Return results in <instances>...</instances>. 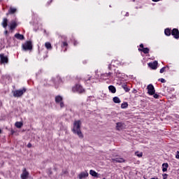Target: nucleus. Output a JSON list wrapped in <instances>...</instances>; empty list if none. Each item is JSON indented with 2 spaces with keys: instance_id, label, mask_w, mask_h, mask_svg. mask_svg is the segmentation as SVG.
Listing matches in <instances>:
<instances>
[{
  "instance_id": "39448f33",
  "label": "nucleus",
  "mask_w": 179,
  "mask_h": 179,
  "mask_svg": "<svg viewBox=\"0 0 179 179\" xmlns=\"http://www.w3.org/2000/svg\"><path fill=\"white\" fill-rule=\"evenodd\" d=\"M148 89V93L150 94V96H152V94H155V87H153L152 85H149L147 87Z\"/></svg>"
},
{
  "instance_id": "20e7f679",
  "label": "nucleus",
  "mask_w": 179,
  "mask_h": 179,
  "mask_svg": "<svg viewBox=\"0 0 179 179\" xmlns=\"http://www.w3.org/2000/svg\"><path fill=\"white\" fill-rule=\"evenodd\" d=\"M21 179H28L29 178V171L26 170V169H24L22 170V173L20 175Z\"/></svg>"
},
{
  "instance_id": "4468645a",
  "label": "nucleus",
  "mask_w": 179,
  "mask_h": 179,
  "mask_svg": "<svg viewBox=\"0 0 179 179\" xmlns=\"http://www.w3.org/2000/svg\"><path fill=\"white\" fill-rule=\"evenodd\" d=\"M167 169H169V164L164 163L162 164V171L165 173V171H167Z\"/></svg>"
},
{
  "instance_id": "c756f323",
  "label": "nucleus",
  "mask_w": 179,
  "mask_h": 179,
  "mask_svg": "<svg viewBox=\"0 0 179 179\" xmlns=\"http://www.w3.org/2000/svg\"><path fill=\"white\" fill-rule=\"evenodd\" d=\"M160 82H162V83H164V82H166V80H164V78H161L159 79Z\"/></svg>"
},
{
  "instance_id": "aec40b11",
  "label": "nucleus",
  "mask_w": 179,
  "mask_h": 179,
  "mask_svg": "<svg viewBox=\"0 0 179 179\" xmlns=\"http://www.w3.org/2000/svg\"><path fill=\"white\" fill-rule=\"evenodd\" d=\"M3 27H6L8 26V19L4 18L2 22Z\"/></svg>"
},
{
  "instance_id": "a19ab883",
  "label": "nucleus",
  "mask_w": 179,
  "mask_h": 179,
  "mask_svg": "<svg viewBox=\"0 0 179 179\" xmlns=\"http://www.w3.org/2000/svg\"><path fill=\"white\" fill-rule=\"evenodd\" d=\"M1 132H2V130L0 129V134H1Z\"/></svg>"
},
{
  "instance_id": "72a5a7b5",
  "label": "nucleus",
  "mask_w": 179,
  "mask_h": 179,
  "mask_svg": "<svg viewBox=\"0 0 179 179\" xmlns=\"http://www.w3.org/2000/svg\"><path fill=\"white\" fill-rule=\"evenodd\" d=\"M124 90H125L126 92H129V90L128 88H125V87H124Z\"/></svg>"
},
{
  "instance_id": "6e6552de",
  "label": "nucleus",
  "mask_w": 179,
  "mask_h": 179,
  "mask_svg": "<svg viewBox=\"0 0 179 179\" xmlns=\"http://www.w3.org/2000/svg\"><path fill=\"white\" fill-rule=\"evenodd\" d=\"M87 177H89V173H87V172H83L78 175L79 179H85Z\"/></svg>"
},
{
  "instance_id": "cd10ccee",
  "label": "nucleus",
  "mask_w": 179,
  "mask_h": 179,
  "mask_svg": "<svg viewBox=\"0 0 179 179\" xmlns=\"http://www.w3.org/2000/svg\"><path fill=\"white\" fill-rule=\"evenodd\" d=\"M166 71V67H163L162 69H160V73H164Z\"/></svg>"
},
{
  "instance_id": "e433bc0d",
  "label": "nucleus",
  "mask_w": 179,
  "mask_h": 179,
  "mask_svg": "<svg viewBox=\"0 0 179 179\" xmlns=\"http://www.w3.org/2000/svg\"><path fill=\"white\" fill-rule=\"evenodd\" d=\"M141 48H143V44L140 45Z\"/></svg>"
},
{
  "instance_id": "2f4dec72",
  "label": "nucleus",
  "mask_w": 179,
  "mask_h": 179,
  "mask_svg": "<svg viewBox=\"0 0 179 179\" xmlns=\"http://www.w3.org/2000/svg\"><path fill=\"white\" fill-rule=\"evenodd\" d=\"M178 154H177V155H176V159H179V152H178Z\"/></svg>"
},
{
  "instance_id": "c9c22d12",
  "label": "nucleus",
  "mask_w": 179,
  "mask_h": 179,
  "mask_svg": "<svg viewBox=\"0 0 179 179\" xmlns=\"http://www.w3.org/2000/svg\"><path fill=\"white\" fill-rule=\"evenodd\" d=\"M64 45H68V43H66V42L63 43Z\"/></svg>"
},
{
  "instance_id": "393cba45",
  "label": "nucleus",
  "mask_w": 179,
  "mask_h": 179,
  "mask_svg": "<svg viewBox=\"0 0 179 179\" xmlns=\"http://www.w3.org/2000/svg\"><path fill=\"white\" fill-rule=\"evenodd\" d=\"M164 33H165L166 36H170V34H171L170 29H166L164 31Z\"/></svg>"
},
{
  "instance_id": "f704fd0d",
  "label": "nucleus",
  "mask_w": 179,
  "mask_h": 179,
  "mask_svg": "<svg viewBox=\"0 0 179 179\" xmlns=\"http://www.w3.org/2000/svg\"><path fill=\"white\" fill-rule=\"evenodd\" d=\"M160 0H152L153 2H159Z\"/></svg>"
},
{
  "instance_id": "58836bf2",
  "label": "nucleus",
  "mask_w": 179,
  "mask_h": 179,
  "mask_svg": "<svg viewBox=\"0 0 179 179\" xmlns=\"http://www.w3.org/2000/svg\"><path fill=\"white\" fill-rule=\"evenodd\" d=\"M66 173H68V171H64V174H66Z\"/></svg>"
},
{
  "instance_id": "f3484780",
  "label": "nucleus",
  "mask_w": 179,
  "mask_h": 179,
  "mask_svg": "<svg viewBox=\"0 0 179 179\" xmlns=\"http://www.w3.org/2000/svg\"><path fill=\"white\" fill-rule=\"evenodd\" d=\"M108 90H110V92H111V93H115V92H117V90L115 89V87H114L113 85H110L108 87Z\"/></svg>"
},
{
  "instance_id": "2eb2a0df",
  "label": "nucleus",
  "mask_w": 179,
  "mask_h": 179,
  "mask_svg": "<svg viewBox=\"0 0 179 179\" xmlns=\"http://www.w3.org/2000/svg\"><path fill=\"white\" fill-rule=\"evenodd\" d=\"M15 38H17L18 40H24V36L20 34H16L15 35Z\"/></svg>"
},
{
  "instance_id": "423d86ee",
  "label": "nucleus",
  "mask_w": 179,
  "mask_h": 179,
  "mask_svg": "<svg viewBox=\"0 0 179 179\" xmlns=\"http://www.w3.org/2000/svg\"><path fill=\"white\" fill-rule=\"evenodd\" d=\"M55 102L59 103L61 108H62V107H64V102H62V96H57L55 97Z\"/></svg>"
},
{
  "instance_id": "a211bd4d",
  "label": "nucleus",
  "mask_w": 179,
  "mask_h": 179,
  "mask_svg": "<svg viewBox=\"0 0 179 179\" xmlns=\"http://www.w3.org/2000/svg\"><path fill=\"white\" fill-rule=\"evenodd\" d=\"M15 125L16 128H22L23 127V122H16L15 123Z\"/></svg>"
},
{
  "instance_id": "7c9ffc66",
  "label": "nucleus",
  "mask_w": 179,
  "mask_h": 179,
  "mask_svg": "<svg viewBox=\"0 0 179 179\" xmlns=\"http://www.w3.org/2000/svg\"><path fill=\"white\" fill-rule=\"evenodd\" d=\"M27 148H31V143H28Z\"/></svg>"
},
{
  "instance_id": "a878e982",
  "label": "nucleus",
  "mask_w": 179,
  "mask_h": 179,
  "mask_svg": "<svg viewBox=\"0 0 179 179\" xmlns=\"http://www.w3.org/2000/svg\"><path fill=\"white\" fill-rule=\"evenodd\" d=\"M135 155H136V156H137L138 157H142V156H143V153L142 152H135Z\"/></svg>"
},
{
  "instance_id": "473e14b6",
  "label": "nucleus",
  "mask_w": 179,
  "mask_h": 179,
  "mask_svg": "<svg viewBox=\"0 0 179 179\" xmlns=\"http://www.w3.org/2000/svg\"><path fill=\"white\" fill-rule=\"evenodd\" d=\"M164 179H167V174L164 175Z\"/></svg>"
},
{
  "instance_id": "ddd939ff",
  "label": "nucleus",
  "mask_w": 179,
  "mask_h": 179,
  "mask_svg": "<svg viewBox=\"0 0 179 179\" xmlns=\"http://www.w3.org/2000/svg\"><path fill=\"white\" fill-rule=\"evenodd\" d=\"M0 58L2 64H8V57L0 55Z\"/></svg>"
},
{
  "instance_id": "5701e85b",
  "label": "nucleus",
  "mask_w": 179,
  "mask_h": 179,
  "mask_svg": "<svg viewBox=\"0 0 179 179\" xmlns=\"http://www.w3.org/2000/svg\"><path fill=\"white\" fill-rule=\"evenodd\" d=\"M127 107H128V103L124 102V103H122L121 108H127Z\"/></svg>"
},
{
  "instance_id": "f257e3e1",
  "label": "nucleus",
  "mask_w": 179,
  "mask_h": 179,
  "mask_svg": "<svg viewBox=\"0 0 179 179\" xmlns=\"http://www.w3.org/2000/svg\"><path fill=\"white\" fill-rule=\"evenodd\" d=\"M80 125H82V122L80 120H76L73 125L72 131L82 138H83V134H82V131H80Z\"/></svg>"
},
{
  "instance_id": "f8f14e48",
  "label": "nucleus",
  "mask_w": 179,
  "mask_h": 179,
  "mask_svg": "<svg viewBox=\"0 0 179 179\" xmlns=\"http://www.w3.org/2000/svg\"><path fill=\"white\" fill-rule=\"evenodd\" d=\"M112 162H113V163H124L125 162V159H124L123 158H116L112 159Z\"/></svg>"
},
{
  "instance_id": "b1692460",
  "label": "nucleus",
  "mask_w": 179,
  "mask_h": 179,
  "mask_svg": "<svg viewBox=\"0 0 179 179\" xmlns=\"http://www.w3.org/2000/svg\"><path fill=\"white\" fill-rule=\"evenodd\" d=\"M141 51H143V52H144V54H148L149 52V48H143L141 50Z\"/></svg>"
},
{
  "instance_id": "c85d7f7f",
  "label": "nucleus",
  "mask_w": 179,
  "mask_h": 179,
  "mask_svg": "<svg viewBox=\"0 0 179 179\" xmlns=\"http://www.w3.org/2000/svg\"><path fill=\"white\" fill-rule=\"evenodd\" d=\"M154 98L155 99H159V95L157 94L154 93Z\"/></svg>"
},
{
  "instance_id": "bb28decb",
  "label": "nucleus",
  "mask_w": 179,
  "mask_h": 179,
  "mask_svg": "<svg viewBox=\"0 0 179 179\" xmlns=\"http://www.w3.org/2000/svg\"><path fill=\"white\" fill-rule=\"evenodd\" d=\"M15 12H16V8H10L9 13H15Z\"/></svg>"
},
{
  "instance_id": "79ce46f5",
  "label": "nucleus",
  "mask_w": 179,
  "mask_h": 179,
  "mask_svg": "<svg viewBox=\"0 0 179 179\" xmlns=\"http://www.w3.org/2000/svg\"><path fill=\"white\" fill-rule=\"evenodd\" d=\"M103 179H106V178H103Z\"/></svg>"
},
{
  "instance_id": "ea45409f",
  "label": "nucleus",
  "mask_w": 179,
  "mask_h": 179,
  "mask_svg": "<svg viewBox=\"0 0 179 179\" xmlns=\"http://www.w3.org/2000/svg\"><path fill=\"white\" fill-rule=\"evenodd\" d=\"M134 93H136V90H134Z\"/></svg>"
},
{
  "instance_id": "412c9836",
  "label": "nucleus",
  "mask_w": 179,
  "mask_h": 179,
  "mask_svg": "<svg viewBox=\"0 0 179 179\" xmlns=\"http://www.w3.org/2000/svg\"><path fill=\"white\" fill-rule=\"evenodd\" d=\"M45 47L48 49V50H51L52 47H51V43L50 42L45 43Z\"/></svg>"
},
{
  "instance_id": "4c0bfd02",
  "label": "nucleus",
  "mask_w": 179,
  "mask_h": 179,
  "mask_svg": "<svg viewBox=\"0 0 179 179\" xmlns=\"http://www.w3.org/2000/svg\"><path fill=\"white\" fill-rule=\"evenodd\" d=\"M5 34H8V31H5Z\"/></svg>"
},
{
  "instance_id": "7ed1b4c3",
  "label": "nucleus",
  "mask_w": 179,
  "mask_h": 179,
  "mask_svg": "<svg viewBox=\"0 0 179 179\" xmlns=\"http://www.w3.org/2000/svg\"><path fill=\"white\" fill-rule=\"evenodd\" d=\"M22 49L24 50V51L32 50L33 45L31 44V41H27L24 44H22Z\"/></svg>"
},
{
  "instance_id": "4be33fe9",
  "label": "nucleus",
  "mask_w": 179,
  "mask_h": 179,
  "mask_svg": "<svg viewBox=\"0 0 179 179\" xmlns=\"http://www.w3.org/2000/svg\"><path fill=\"white\" fill-rule=\"evenodd\" d=\"M15 27H16V22H13L10 24V29H11V30H13V29H15Z\"/></svg>"
},
{
  "instance_id": "9d476101",
  "label": "nucleus",
  "mask_w": 179,
  "mask_h": 179,
  "mask_svg": "<svg viewBox=\"0 0 179 179\" xmlns=\"http://www.w3.org/2000/svg\"><path fill=\"white\" fill-rule=\"evenodd\" d=\"M172 36L175 37V38H179V31L177 29H173L172 31Z\"/></svg>"
},
{
  "instance_id": "9b49d317",
  "label": "nucleus",
  "mask_w": 179,
  "mask_h": 179,
  "mask_svg": "<svg viewBox=\"0 0 179 179\" xmlns=\"http://www.w3.org/2000/svg\"><path fill=\"white\" fill-rule=\"evenodd\" d=\"M148 66H150V68H151L152 69H156L157 68V61L149 63Z\"/></svg>"
},
{
  "instance_id": "0eeeda50",
  "label": "nucleus",
  "mask_w": 179,
  "mask_h": 179,
  "mask_svg": "<svg viewBox=\"0 0 179 179\" xmlns=\"http://www.w3.org/2000/svg\"><path fill=\"white\" fill-rule=\"evenodd\" d=\"M73 90H76V92H78V93H83L85 92V90L83 87L80 85H76L74 88Z\"/></svg>"
},
{
  "instance_id": "1a4fd4ad",
  "label": "nucleus",
  "mask_w": 179,
  "mask_h": 179,
  "mask_svg": "<svg viewBox=\"0 0 179 179\" xmlns=\"http://www.w3.org/2000/svg\"><path fill=\"white\" fill-rule=\"evenodd\" d=\"M125 128V124L121 122H118L116 124V129L117 131H121V129H124Z\"/></svg>"
},
{
  "instance_id": "dca6fc26",
  "label": "nucleus",
  "mask_w": 179,
  "mask_h": 179,
  "mask_svg": "<svg viewBox=\"0 0 179 179\" xmlns=\"http://www.w3.org/2000/svg\"><path fill=\"white\" fill-rule=\"evenodd\" d=\"M90 175L92 176V177L99 178V173H97L96 171H94L93 170H90Z\"/></svg>"
},
{
  "instance_id": "f03ea898",
  "label": "nucleus",
  "mask_w": 179,
  "mask_h": 179,
  "mask_svg": "<svg viewBox=\"0 0 179 179\" xmlns=\"http://www.w3.org/2000/svg\"><path fill=\"white\" fill-rule=\"evenodd\" d=\"M26 93V88H23L22 90H18L13 91V94L14 97H21L23 96V94Z\"/></svg>"
},
{
  "instance_id": "6ab92c4d",
  "label": "nucleus",
  "mask_w": 179,
  "mask_h": 179,
  "mask_svg": "<svg viewBox=\"0 0 179 179\" xmlns=\"http://www.w3.org/2000/svg\"><path fill=\"white\" fill-rule=\"evenodd\" d=\"M113 101L117 104H120V103H121V99H120V98L117 96H115L113 97Z\"/></svg>"
}]
</instances>
